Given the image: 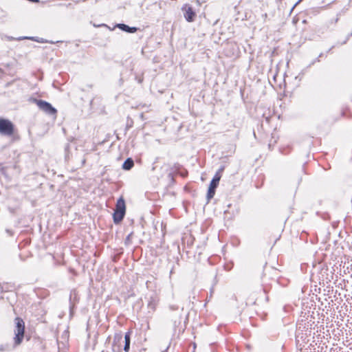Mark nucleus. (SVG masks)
<instances>
[{
  "label": "nucleus",
  "instance_id": "423d86ee",
  "mask_svg": "<svg viewBox=\"0 0 352 352\" xmlns=\"http://www.w3.org/2000/svg\"><path fill=\"white\" fill-rule=\"evenodd\" d=\"M122 342V336L120 333H117L113 337L112 343L113 352H122L121 342Z\"/></svg>",
  "mask_w": 352,
  "mask_h": 352
},
{
  "label": "nucleus",
  "instance_id": "4be33fe9",
  "mask_svg": "<svg viewBox=\"0 0 352 352\" xmlns=\"http://www.w3.org/2000/svg\"><path fill=\"white\" fill-rule=\"evenodd\" d=\"M71 6H72V4H71V3H69V4L67 5V7Z\"/></svg>",
  "mask_w": 352,
  "mask_h": 352
},
{
  "label": "nucleus",
  "instance_id": "f257e3e1",
  "mask_svg": "<svg viewBox=\"0 0 352 352\" xmlns=\"http://www.w3.org/2000/svg\"><path fill=\"white\" fill-rule=\"evenodd\" d=\"M15 336L14 338V344L16 346L20 344L23 341L24 337L25 323L21 318L17 317L15 318Z\"/></svg>",
  "mask_w": 352,
  "mask_h": 352
},
{
  "label": "nucleus",
  "instance_id": "4468645a",
  "mask_svg": "<svg viewBox=\"0 0 352 352\" xmlns=\"http://www.w3.org/2000/svg\"><path fill=\"white\" fill-rule=\"evenodd\" d=\"M133 232H131L126 238L125 239V243L129 245L131 243V238H132V236H133Z\"/></svg>",
  "mask_w": 352,
  "mask_h": 352
},
{
  "label": "nucleus",
  "instance_id": "ddd939ff",
  "mask_svg": "<svg viewBox=\"0 0 352 352\" xmlns=\"http://www.w3.org/2000/svg\"><path fill=\"white\" fill-rule=\"evenodd\" d=\"M10 350V346L9 344H2L0 346V351H8Z\"/></svg>",
  "mask_w": 352,
  "mask_h": 352
},
{
  "label": "nucleus",
  "instance_id": "f03ea898",
  "mask_svg": "<svg viewBox=\"0 0 352 352\" xmlns=\"http://www.w3.org/2000/svg\"><path fill=\"white\" fill-rule=\"evenodd\" d=\"M14 125L9 120L0 118V134L10 137L14 133Z\"/></svg>",
  "mask_w": 352,
  "mask_h": 352
},
{
  "label": "nucleus",
  "instance_id": "6ab92c4d",
  "mask_svg": "<svg viewBox=\"0 0 352 352\" xmlns=\"http://www.w3.org/2000/svg\"><path fill=\"white\" fill-rule=\"evenodd\" d=\"M23 38H28V39H30V40H32V41H36L34 37H24Z\"/></svg>",
  "mask_w": 352,
  "mask_h": 352
},
{
  "label": "nucleus",
  "instance_id": "aec40b11",
  "mask_svg": "<svg viewBox=\"0 0 352 352\" xmlns=\"http://www.w3.org/2000/svg\"><path fill=\"white\" fill-rule=\"evenodd\" d=\"M168 348H169V347L168 346L165 350L162 351V352H167V351H168Z\"/></svg>",
  "mask_w": 352,
  "mask_h": 352
},
{
  "label": "nucleus",
  "instance_id": "0eeeda50",
  "mask_svg": "<svg viewBox=\"0 0 352 352\" xmlns=\"http://www.w3.org/2000/svg\"><path fill=\"white\" fill-rule=\"evenodd\" d=\"M116 212H126V206L125 201L123 197H120L118 199L116 205Z\"/></svg>",
  "mask_w": 352,
  "mask_h": 352
},
{
  "label": "nucleus",
  "instance_id": "9d476101",
  "mask_svg": "<svg viewBox=\"0 0 352 352\" xmlns=\"http://www.w3.org/2000/svg\"><path fill=\"white\" fill-rule=\"evenodd\" d=\"M124 215H125V213H124V212L114 211L113 215L114 223L116 224L120 223L122 221V219H124Z\"/></svg>",
  "mask_w": 352,
  "mask_h": 352
},
{
  "label": "nucleus",
  "instance_id": "20e7f679",
  "mask_svg": "<svg viewBox=\"0 0 352 352\" xmlns=\"http://www.w3.org/2000/svg\"><path fill=\"white\" fill-rule=\"evenodd\" d=\"M221 178L219 174H215L212 181L210 182L208 193H207V199L209 201L212 198H213L215 194V190L217 188L219 181Z\"/></svg>",
  "mask_w": 352,
  "mask_h": 352
},
{
  "label": "nucleus",
  "instance_id": "dca6fc26",
  "mask_svg": "<svg viewBox=\"0 0 352 352\" xmlns=\"http://www.w3.org/2000/svg\"><path fill=\"white\" fill-rule=\"evenodd\" d=\"M6 168H7L6 167H2V168H1V171L2 174H3V175H6Z\"/></svg>",
  "mask_w": 352,
  "mask_h": 352
},
{
  "label": "nucleus",
  "instance_id": "39448f33",
  "mask_svg": "<svg viewBox=\"0 0 352 352\" xmlns=\"http://www.w3.org/2000/svg\"><path fill=\"white\" fill-rule=\"evenodd\" d=\"M184 12V16L188 22H192L195 21L196 17V13L193 10L192 6L189 4H184L182 8Z\"/></svg>",
  "mask_w": 352,
  "mask_h": 352
},
{
  "label": "nucleus",
  "instance_id": "6e6552de",
  "mask_svg": "<svg viewBox=\"0 0 352 352\" xmlns=\"http://www.w3.org/2000/svg\"><path fill=\"white\" fill-rule=\"evenodd\" d=\"M116 27L120 29L122 31L129 32V33H134L137 31V28L135 27H129V25L124 23H118Z\"/></svg>",
  "mask_w": 352,
  "mask_h": 352
},
{
  "label": "nucleus",
  "instance_id": "1a4fd4ad",
  "mask_svg": "<svg viewBox=\"0 0 352 352\" xmlns=\"http://www.w3.org/2000/svg\"><path fill=\"white\" fill-rule=\"evenodd\" d=\"M130 343H131V333L127 332L124 335V346L123 349L125 352L129 351Z\"/></svg>",
  "mask_w": 352,
  "mask_h": 352
},
{
  "label": "nucleus",
  "instance_id": "412c9836",
  "mask_svg": "<svg viewBox=\"0 0 352 352\" xmlns=\"http://www.w3.org/2000/svg\"><path fill=\"white\" fill-rule=\"evenodd\" d=\"M171 309H177V307H171Z\"/></svg>",
  "mask_w": 352,
  "mask_h": 352
},
{
  "label": "nucleus",
  "instance_id": "2eb2a0df",
  "mask_svg": "<svg viewBox=\"0 0 352 352\" xmlns=\"http://www.w3.org/2000/svg\"><path fill=\"white\" fill-rule=\"evenodd\" d=\"M224 168H225L224 166H221L215 174H219L220 178H221V175L224 170Z\"/></svg>",
  "mask_w": 352,
  "mask_h": 352
},
{
  "label": "nucleus",
  "instance_id": "f8f14e48",
  "mask_svg": "<svg viewBox=\"0 0 352 352\" xmlns=\"http://www.w3.org/2000/svg\"><path fill=\"white\" fill-rule=\"evenodd\" d=\"M157 305V302L155 299H150L148 302V308L152 312L155 311L156 307Z\"/></svg>",
  "mask_w": 352,
  "mask_h": 352
},
{
  "label": "nucleus",
  "instance_id": "a211bd4d",
  "mask_svg": "<svg viewBox=\"0 0 352 352\" xmlns=\"http://www.w3.org/2000/svg\"><path fill=\"white\" fill-rule=\"evenodd\" d=\"M30 2H32V3H38L39 2V0H28Z\"/></svg>",
  "mask_w": 352,
  "mask_h": 352
},
{
  "label": "nucleus",
  "instance_id": "f3484780",
  "mask_svg": "<svg viewBox=\"0 0 352 352\" xmlns=\"http://www.w3.org/2000/svg\"><path fill=\"white\" fill-rule=\"evenodd\" d=\"M229 265H223V269L226 271H229L231 270V267H228Z\"/></svg>",
  "mask_w": 352,
  "mask_h": 352
},
{
  "label": "nucleus",
  "instance_id": "9b49d317",
  "mask_svg": "<svg viewBox=\"0 0 352 352\" xmlns=\"http://www.w3.org/2000/svg\"><path fill=\"white\" fill-rule=\"evenodd\" d=\"M134 166V162L131 158L126 159L122 164V168L126 170H131Z\"/></svg>",
  "mask_w": 352,
  "mask_h": 352
},
{
  "label": "nucleus",
  "instance_id": "7ed1b4c3",
  "mask_svg": "<svg viewBox=\"0 0 352 352\" xmlns=\"http://www.w3.org/2000/svg\"><path fill=\"white\" fill-rule=\"evenodd\" d=\"M35 103L38 107L50 116H56L57 110L52 104L43 100H35Z\"/></svg>",
  "mask_w": 352,
  "mask_h": 352
}]
</instances>
